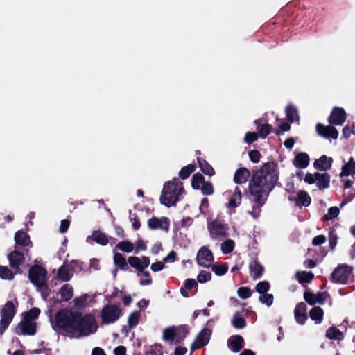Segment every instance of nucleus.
<instances>
[{"mask_svg": "<svg viewBox=\"0 0 355 355\" xmlns=\"http://www.w3.org/2000/svg\"><path fill=\"white\" fill-rule=\"evenodd\" d=\"M209 228L212 234L216 236H227L226 230L223 224L216 220L211 222L209 224Z\"/></svg>", "mask_w": 355, "mask_h": 355, "instance_id": "obj_29", "label": "nucleus"}, {"mask_svg": "<svg viewBox=\"0 0 355 355\" xmlns=\"http://www.w3.org/2000/svg\"><path fill=\"white\" fill-rule=\"evenodd\" d=\"M234 248V242L232 239H227L221 244V250L224 254L231 253Z\"/></svg>", "mask_w": 355, "mask_h": 355, "instance_id": "obj_45", "label": "nucleus"}, {"mask_svg": "<svg viewBox=\"0 0 355 355\" xmlns=\"http://www.w3.org/2000/svg\"><path fill=\"white\" fill-rule=\"evenodd\" d=\"M279 180L278 165L275 162L264 163L259 169L253 172L249 182V192L254 197V202L259 207L264 205L266 199L277 184Z\"/></svg>", "mask_w": 355, "mask_h": 355, "instance_id": "obj_2", "label": "nucleus"}, {"mask_svg": "<svg viewBox=\"0 0 355 355\" xmlns=\"http://www.w3.org/2000/svg\"><path fill=\"white\" fill-rule=\"evenodd\" d=\"M146 355H163L162 346L160 344L152 345L149 350H147Z\"/></svg>", "mask_w": 355, "mask_h": 355, "instance_id": "obj_54", "label": "nucleus"}, {"mask_svg": "<svg viewBox=\"0 0 355 355\" xmlns=\"http://www.w3.org/2000/svg\"><path fill=\"white\" fill-rule=\"evenodd\" d=\"M310 158L307 153H300L295 157L293 161V165L299 168H305L309 164Z\"/></svg>", "mask_w": 355, "mask_h": 355, "instance_id": "obj_23", "label": "nucleus"}, {"mask_svg": "<svg viewBox=\"0 0 355 355\" xmlns=\"http://www.w3.org/2000/svg\"><path fill=\"white\" fill-rule=\"evenodd\" d=\"M250 160L257 164L260 161L261 153L258 150H251L248 152Z\"/></svg>", "mask_w": 355, "mask_h": 355, "instance_id": "obj_59", "label": "nucleus"}, {"mask_svg": "<svg viewBox=\"0 0 355 355\" xmlns=\"http://www.w3.org/2000/svg\"><path fill=\"white\" fill-rule=\"evenodd\" d=\"M211 334V331L209 329L205 328L201 330L196 336L195 340L191 343V353L206 346L210 340Z\"/></svg>", "mask_w": 355, "mask_h": 355, "instance_id": "obj_8", "label": "nucleus"}, {"mask_svg": "<svg viewBox=\"0 0 355 355\" xmlns=\"http://www.w3.org/2000/svg\"><path fill=\"white\" fill-rule=\"evenodd\" d=\"M57 277L63 282H68L71 279L72 275L70 274L67 267L62 266L58 269Z\"/></svg>", "mask_w": 355, "mask_h": 355, "instance_id": "obj_38", "label": "nucleus"}, {"mask_svg": "<svg viewBox=\"0 0 355 355\" xmlns=\"http://www.w3.org/2000/svg\"><path fill=\"white\" fill-rule=\"evenodd\" d=\"M205 182L204 176L200 173H196L192 177L191 187L193 189L198 190L200 188V184H203Z\"/></svg>", "mask_w": 355, "mask_h": 355, "instance_id": "obj_40", "label": "nucleus"}, {"mask_svg": "<svg viewBox=\"0 0 355 355\" xmlns=\"http://www.w3.org/2000/svg\"><path fill=\"white\" fill-rule=\"evenodd\" d=\"M328 236L329 241V248L331 250H334L337 245L338 236L334 227H331L329 229Z\"/></svg>", "mask_w": 355, "mask_h": 355, "instance_id": "obj_46", "label": "nucleus"}, {"mask_svg": "<svg viewBox=\"0 0 355 355\" xmlns=\"http://www.w3.org/2000/svg\"><path fill=\"white\" fill-rule=\"evenodd\" d=\"M16 273L13 272L7 266H0V278L6 280H11Z\"/></svg>", "mask_w": 355, "mask_h": 355, "instance_id": "obj_43", "label": "nucleus"}, {"mask_svg": "<svg viewBox=\"0 0 355 355\" xmlns=\"http://www.w3.org/2000/svg\"><path fill=\"white\" fill-rule=\"evenodd\" d=\"M116 248L125 252H131L134 249L133 244L128 241L119 242Z\"/></svg>", "mask_w": 355, "mask_h": 355, "instance_id": "obj_50", "label": "nucleus"}, {"mask_svg": "<svg viewBox=\"0 0 355 355\" xmlns=\"http://www.w3.org/2000/svg\"><path fill=\"white\" fill-rule=\"evenodd\" d=\"M17 312L16 306L12 301H7L0 310V334L8 327Z\"/></svg>", "mask_w": 355, "mask_h": 355, "instance_id": "obj_4", "label": "nucleus"}, {"mask_svg": "<svg viewBox=\"0 0 355 355\" xmlns=\"http://www.w3.org/2000/svg\"><path fill=\"white\" fill-rule=\"evenodd\" d=\"M332 163L333 159L331 157L323 155L315 161L313 166L316 169L326 171L331 168Z\"/></svg>", "mask_w": 355, "mask_h": 355, "instance_id": "obj_18", "label": "nucleus"}, {"mask_svg": "<svg viewBox=\"0 0 355 355\" xmlns=\"http://www.w3.org/2000/svg\"><path fill=\"white\" fill-rule=\"evenodd\" d=\"M197 162L201 171L206 175L213 176L215 174V171L213 167L205 159L198 157Z\"/></svg>", "mask_w": 355, "mask_h": 355, "instance_id": "obj_27", "label": "nucleus"}, {"mask_svg": "<svg viewBox=\"0 0 355 355\" xmlns=\"http://www.w3.org/2000/svg\"><path fill=\"white\" fill-rule=\"evenodd\" d=\"M307 306L304 302L298 303L294 310V315L296 322L302 325L307 320L306 315Z\"/></svg>", "mask_w": 355, "mask_h": 355, "instance_id": "obj_17", "label": "nucleus"}, {"mask_svg": "<svg viewBox=\"0 0 355 355\" xmlns=\"http://www.w3.org/2000/svg\"><path fill=\"white\" fill-rule=\"evenodd\" d=\"M270 288V285L268 281H262L259 282L255 286V291L260 295L267 293Z\"/></svg>", "mask_w": 355, "mask_h": 355, "instance_id": "obj_47", "label": "nucleus"}, {"mask_svg": "<svg viewBox=\"0 0 355 355\" xmlns=\"http://www.w3.org/2000/svg\"><path fill=\"white\" fill-rule=\"evenodd\" d=\"M114 263L115 266L120 270L127 271L129 270L128 261L125 260L124 256L119 252H116L114 255Z\"/></svg>", "mask_w": 355, "mask_h": 355, "instance_id": "obj_31", "label": "nucleus"}, {"mask_svg": "<svg viewBox=\"0 0 355 355\" xmlns=\"http://www.w3.org/2000/svg\"><path fill=\"white\" fill-rule=\"evenodd\" d=\"M258 134L255 132H248L245 133L244 140L247 144H252L258 139Z\"/></svg>", "mask_w": 355, "mask_h": 355, "instance_id": "obj_60", "label": "nucleus"}, {"mask_svg": "<svg viewBox=\"0 0 355 355\" xmlns=\"http://www.w3.org/2000/svg\"><path fill=\"white\" fill-rule=\"evenodd\" d=\"M349 175H353L350 162H349L347 164L343 166L342 171H341L340 175L341 177H343V176H348Z\"/></svg>", "mask_w": 355, "mask_h": 355, "instance_id": "obj_64", "label": "nucleus"}, {"mask_svg": "<svg viewBox=\"0 0 355 355\" xmlns=\"http://www.w3.org/2000/svg\"><path fill=\"white\" fill-rule=\"evenodd\" d=\"M317 303L320 304H323L327 298L329 297V294L327 292H318L317 294H315Z\"/></svg>", "mask_w": 355, "mask_h": 355, "instance_id": "obj_62", "label": "nucleus"}, {"mask_svg": "<svg viewBox=\"0 0 355 355\" xmlns=\"http://www.w3.org/2000/svg\"><path fill=\"white\" fill-rule=\"evenodd\" d=\"M324 311L320 306H314L309 311L311 319L315 321V324H320L322 321Z\"/></svg>", "mask_w": 355, "mask_h": 355, "instance_id": "obj_33", "label": "nucleus"}, {"mask_svg": "<svg viewBox=\"0 0 355 355\" xmlns=\"http://www.w3.org/2000/svg\"><path fill=\"white\" fill-rule=\"evenodd\" d=\"M352 270V267L347 264L339 265L331 274L329 280L334 284H346Z\"/></svg>", "mask_w": 355, "mask_h": 355, "instance_id": "obj_7", "label": "nucleus"}, {"mask_svg": "<svg viewBox=\"0 0 355 355\" xmlns=\"http://www.w3.org/2000/svg\"><path fill=\"white\" fill-rule=\"evenodd\" d=\"M304 298L305 301L311 306H313L317 303L315 295L311 292H304Z\"/></svg>", "mask_w": 355, "mask_h": 355, "instance_id": "obj_58", "label": "nucleus"}, {"mask_svg": "<svg viewBox=\"0 0 355 355\" xmlns=\"http://www.w3.org/2000/svg\"><path fill=\"white\" fill-rule=\"evenodd\" d=\"M162 338L164 341L175 344V326L164 329Z\"/></svg>", "mask_w": 355, "mask_h": 355, "instance_id": "obj_36", "label": "nucleus"}, {"mask_svg": "<svg viewBox=\"0 0 355 355\" xmlns=\"http://www.w3.org/2000/svg\"><path fill=\"white\" fill-rule=\"evenodd\" d=\"M250 177V172L246 168L237 169L234 175V180L236 184L245 183Z\"/></svg>", "mask_w": 355, "mask_h": 355, "instance_id": "obj_24", "label": "nucleus"}, {"mask_svg": "<svg viewBox=\"0 0 355 355\" xmlns=\"http://www.w3.org/2000/svg\"><path fill=\"white\" fill-rule=\"evenodd\" d=\"M148 227L150 230L161 229L168 232L170 227V220L167 217L160 218L153 216L148 220Z\"/></svg>", "mask_w": 355, "mask_h": 355, "instance_id": "obj_14", "label": "nucleus"}, {"mask_svg": "<svg viewBox=\"0 0 355 355\" xmlns=\"http://www.w3.org/2000/svg\"><path fill=\"white\" fill-rule=\"evenodd\" d=\"M347 119V113L343 107H334L328 117V122L331 125H342Z\"/></svg>", "mask_w": 355, "mask_h": 355, "instance_id": "obj_9", "label": "nucleus"}, {"mask_svg": "<svg viewBox=\"0 0 355 355\" xmlns=\"http://www.w3.org/2000/svg\"><path fill=\"white\" fill-rule=\"evenodd\" d=\"M184 191L182 183L178 178H175L172 181L164 183L159 198L160 202L167 207L174 206Z\"/></svg>", "mask_w": 355, "mask_h": 355, "instance_id": "obj_3", "label": "nucleus"}, {"mask_svg": "<svg viewBox=\"0 0 355 355\" xmlns=\"http://www.w3.org/2000/svg\"><path fill=\"white\" fill-rule=\"evenodd\" d=\"M340 213V210L337 207H331L328 209L327 214H324L322 220L323 221H329L336 218Z\"/></svg>", "mask_w": 355, "mask_h": 355, "instance_id": "obj_44", "label": "nucleus"}, {"mask_svg": "<svg viewBox=\"0 0 355 355\" xmlns=\"http://www.w3.org/2000/svg\"><path fill=\"white\" fill-rule=\"evenodd\" d=\"M37 290L41 293L42 297L46 300L50 294V289L47 283L45 285L42 286L41 287H36Z\"/></svg>", "mask_w": 355, "mask_h": 355, "instance_id": "obj_61", "label": "nucleus"}, {"mask_svg": "<svg viewBox=\"0 0 355 355\" xmlns=\"http://www.w3.org/2000/svg\"><path fill=\"white\" fill-rule=\"evenodd\" d=\"M128 262L130 266L137 271V275L140 276V272H142V267L141 266V260L137 257H129Z\"/></svg>", "mask_w": 355, "mask_h": 355, "instance_id": "obj_42", "label": "nucleus"}, {"mask_svg": "<svg viewBox=\"0 0 355 355\" xmlns=\"http://www.w3.org/2000/svg\"><path fill=\"white\" fill-rule=\"evenodd\" d=\"M314 176L316 178V185L319 189H324L329 187L331 177L329 173L316 172L314 173Z\"/></svg>", "mask_w": 355, "mask_h": 355, "instance_id": "obj_22", "label": "nucleus"}, {"mask_svg": "<svg viewBox=\"0 0 355 355\" xmlns=\"http://www.w3.org/2000/svg\"><path fill=\"white\" fill-rule=\"evenodd\" d=\"M316 132L320 137L333 139H336L338 137L339 132L338 130L331 125H324L322 123H317L315 126Z\"/></svg>", "mask_w": 355, "mask_h": 355, "instance_id": "obj_12", "label": "nucleus"}, {"mask_svg": "<svg viewBox=\"0 0 355 355\" xmlns=\"http://www.w3.org/2000/svg\"><path fill=\"white\" fill-rule=\"evenodd\" d=\"M272 125H269V124H263L262 125H261V127L259 128V130L258 131V135L261 137V138H266L271 132H272Z\"/></svg>", "mask_w": 355, "mask_h": 355, "instance_id": "obj_53", "label": "nucleus"}, {"mask_svg": "<svg viewBox=\"0 0 355 355\" xmlns=\"http://www.w3.org/2000/svg\"><path fill=\"white\" fill-rule=\"evenodd\" d=\"M189 334V328L187 325L175 326V345L182 344Z\"/></svg>", "mask_w": 355, "mask_h": 355, "instance_id": "obj_20", "label": "nucleus"}, {"mask_svg": "<svg viewBox=\"0 0 355 355\" xmlns=\"http://www.w3.org/2000/svg\"><path fill=\"white\" fill-rule=\"evenodd\" d=\"M259 300L262 303L265 304L268 306H270L272 304L274 300V296L272 294L269 293H263L261 294L259 297Z\"/></svg>", "mask_w": 355, "mask_h": 355, "instance_id": "obj_52", "label": "nucleus"}, {"mask_svg": "<svg viewBox=\"0 0 355 355\" xmlns=\"http://www.w3.org/2000/svg\"><path fill=\"white\" fill-rule=\"evenodd\" d=\"M121 315V309L116 304H106L101 311V322L109 324L115 322Z\"/></svg>", "mask_w": 355, "mask_h": 355, "instance_id": "obj_5", "label": "nucleus"}, {"mask_svg": "<svg viewBox=\"0 0 355 355\" xmlns=\"http://www.w3.org/2000/svg\"><path fill=\"white\" fill-rule=\"evenodd\" d=\"M197 263L205 268H209L210 263L214 261L212 252L206 246L202 247L197 253Z\"/></svg>", "mask_w": 355, "mask_h": 355, "instance_id": "obj_11", "label": "nucleus"}, {"mask_svg": "<svg viewBox=\"0 0 355 355\" xmlns=\"http://www.w3.org/2000/svg\"><path fill=\"white\" fill-rule=\"evenodd\" d=\"M295 277L300 284L310 283L314 278V274L312 272L297 271Z\"/></svg>", "mask_w": 355, "mask_h": 355, "instance_id": "obj_32", "label": "nucleus"}, {"mask_svg": "<svg viewBox=\"0 0 355 355\" xmlns=\"http://www.w3.org/2000/svg\"><path fill=\"white\" fill-rule=\"evenodd\" d=\"M130 219L132 222V227L135 230H139L141 227L140 220L136 213H132V211H130Z\"/></svg>", "mask_w": 355, "mask_h": 355, "instance_id": "obj_57", "label": "nucleus"}, {"mask_svg": "<svg viewBox=\"0 0 355 355\" xmlns=\"http://www.w3.org/2000/svg\"><path fill=\"white\" fill-rule=\"evenodd\" d=\"M249 270L250 277L253 279H257L263 276L265 268L263 265L259 262L258 259L256 258L250 263Z\"/></svg>", "mask_w": 355, "mask_h": 355, "instance_id": "obj_15", "label": "nucleus"}, {"mask_svg": "<svg viewBox=\"0 0 355 355\" xmlns=\"http://www.w3.org/2000/svg\"><path fill=\"white\" fill-rule=\"evenodd\" d=\"M196 168V167L195 164H189L186 166H184L179 172L180 178L182 180L187 179L191 175V174L194 172Z\"/></svg>", "mask_w": 355, "mask_h": 355, "instance_id": "obj_37", "label": "nucleus"}, {"mask_svg": "<svg viewBox=\"0 0 355 355\" xmlns=\"http://www.w3.org/2000/svg\"><path fill=\"white\" fill-rule=\"evenodd\" d=\"M58 294L60 295V302H69L73 295V288L69 284H64L60 289Z\"/></svg>", "mask_w": 355, "mask_h": 355, "instance_id": "obj_25", "label": "nucleus"}, {"mask_svg": "<svg viewBox=\"0 0 355 355\" xmlns=\"http://www.w3.org/2000/svg\"><path fill=\"white\" fill-rule=\"evenodd\" d=\"M15 241L16 244L23 247H28L33 245L32 242L30 240L29 235L22 230L16 232L15 234Z\"/></svg>", "mask_w": 355, "mask_h": 355, "instance_id": "obj_19", "label": "nucleus"}, {"mask_svg": "<svg viewBox=\"0 0 355 355\" xmlns=\"http://www.w3.org/2000/svg\"><path fill=\"white\" fill-rule=\"evenodd\" d=\"M232 324L235 329H243L247 325L244 318L236 315L234 316Z\"/></svg>", "mask_w": 355, "mask_h": 355, "instance_id": "obj_48", "label": "nucleus"}, {"mask_svg": "<svg viewBox=\"0 0 355 355\" xmlns=\"http://www.w3.org/2000/svg\"><path fill=\"white\" fill-rule=\"evenodd\" d=\"M286 115L288 121L291 123H294L296 121H299L300 116L298 114V110L296 107L293 105H288L286 108Z\"/></svg>", "mask_w": 355, "mask_h": 355, "instance_id": "obj_30", "label": "nucleus"}, {"mask_svg": "<svg viewBox=\"0 0 355 355\" xmlns=\"http://www.w3.org/2000/svg\"><path fill=\"white\" fill-rule=\"evenodd\" d=\"M55 330L60 329L72 338H80L90 335L97 329L96 320L92 314L83 315L78 311L67 309H60L55 315Z\"/></svg>", "mask_w": 355, "mask_h": 355, "instance_id": "obj_1", "label": "nucleus"}, {"mask_svg": "<svg viewBox=\"0 0 355 355\" xmlns=\"http://www.w3.org/2000/svg\"><path fill=\"white\" fill-rule=\"evenodd\" d=\"M209 207V200L207 198H203L201 200V204L200 205L199 209L200 212L202 214H205L208 211Z\"/></svg>", "mask_w": 355, "mask_h": 355, "instance_id": "obj_63", "label": "nucleus"}, {"mask_svg": "<svg viewBox=\"0 0 355 355\" xmlns=\"http://www.w3.org/2000/svg\"><path fill=\"white\" fill-rule=\"evenodd\" d=\"M47 270L39 265L32 266L28 270V279L36 287L44 286L46 282Z\"/></svg>", "mask_w": 355, "mask_h": 355, "instance_id": "obj_6", "label": "nucleus"}, {"mask_svg": "<svg viewBox=\"0 0 355 355\" xmlns=\"http://www.w3.org/2000/svg\"><path fill=\"white\" fill-rule=\"evenodd\" d=\"M214 187L211 182H205L201 187V192L205 196H210L214 193Z\"/></svg>", "mask_w": 355, "mask_h": 355, "instance_id": "obj_55", "label": "nucleus"}, {"mask_svg": "<svg viewBox=\"0 0 355 355\" xmlns=\"http://www.w3.org/2000/svg\"><path fill=\"white\" fill-rule=\"evenodd\" d=\"M10 266L12 269L15 270V273H21L20 266L25 261L24 255L22 252L19 251H12L8 255Z\"/></svg>", "mask_w": 355, "mask_h": 355, "instance_id": "obj_13", "label": "nucleus"}, {"mask_svg": "<svg viewBox=\"0 0 355 355\" xmlns=\"http://www.w3.org/2000/svg\"><path fill=\"white\" fill-rule=\"evenodd\" d=\"M141 314L139 311L132 312L128 318V324L130 329L135 327L139 322Z\"/></svg>", "mask_w": 355, "mask_h": 355, "instance_id": "obj_39", "label": "nucleus"}, {"mask_svg": "<svg viewBox=\"0 0 355 355\" xmlns=\"http://www.w3.org/2000/svg\"><path fill=\"white\" fill-rule=\"evenodd\" d=\"M211 279V273L205 270H201L197 277V281L200 284L209 282Z\"/></svg>", "mask_w": 355, "mask_h": 355, "instance_id": "obj_56", "label": "nucleus"}, {"mask_svg": "<svg viewBox=\"0 0 355 355\" xmlns=\"http://www.w3.org/2000/svg\"><path fill=\"white\" fill-rule=\"evenodd\" d=\"M241 199L242 197L241 190L238 187H236L229 200L227 207L230 208L237 207L239 205H240L241 202Z\"/></svg>", "mask_w": 355, "mask_h": 355, "instance_id": "obj_28", "label": "nucleus"}, {"mask_svg": "<svg viewBox=\"0 0 355 355\" xmlns=\"http://www.w3.org/2000/svg\"><path fill=\"white\" fill-rule=\"evenodd\" d=\"M89 295L87 294H83L80 297H77L73 300L75 306L79 309L84 308L87 304Z\"/></svg>", "mask_w": 355, "mask_h": 355, "instance_id": "obj_49", "label": "nucleus"}, {"mask_svg": "<svg viewBox=\"0 0 355 355\" xmlns=\"http://www.w3.org/2000/svg\"><path fill=\"white\" fill-rule=\"evenodd\" d=\"M40 312V309L37 307L31 308L28 311L22 313V319L34 322L39 317Z\"/></svg>", "mask_w": 355, "mask_h": 355, "instance_id": "obj_35", "label": "nucleus"}, {"mask_svg": "<svg viewBox=\"0 0 355 355\" xmlns=\"http://www.w3.org/2000/svg\"><path fill=\"white\" fill-rule=\"evenodd\" d=\"M238 296L241 299H247L251 297L252 290L249 287L242 286L237 290Z\"/></svg>", "mask_w": 355, "mask_h": 355, "instance_id": "obj_51", "label": "nucleus"}, {"mask_svg": "<svg viewBox=\"0 0 355 355\" xmlns=\"http://www.w3.org/2000/svg\"><path fill=\"white\" fill-rule=\"evenodd\" d=\"M92 239L101 245H106L109 241L107 236L100 230H94L92 232Z\"/></svg>", "mask_w": 355, "mask_h": 355, "instance_id": "obj_34", "label": "nucleus"}, {"mask_svg": "<svg viewBox=\"0 0 355 355\" xmlns=\"http://www.w3.org/2000/svg\"><path fill=\"white\" fill-rule=\"evenodd\" d=\"M325 336L329 340L337 341L343 340L344 338L343 332L335 326H331L327 329Z\"/></svg>", "mask_w": 355, "mask_h": 355, "instance_id": "obj_26", "label": "nucleus"}, {"mask_svg": "<svg viewBox=\"0 0 355 355\" xmlns=\"http://www.w3.org/2000/svg\"><path fill=\"white\" fill-rule=\"evenodd\" d=\"M211 270L218 276H223L228 270V265L227 263H222L221 264H214L211 266Z\"/></svg>", "mask_w": 355, "mask_h": 355, "instance_id": "obj_41", "label": "nucleus"}, {"mask_svg": "<svg viewBox=\"0 0 355 355\" xmlns=\"http://www.w3.org/2000/svg\"><path fill=\"white\" fill-rule=\"evenodd\" d=\"M228 345L234 352H239L244 346V339L241 335L233 336L229 339Z\"/></svg>", "mask_w": 355, "mask_h": 355, "instance_id": "obj_21", "label": "nucleus"}, {"mask_svg": "<svg viewBox=\"0 0 355 355\" xmlns=\"http://www.w3.org/2000/svg\"><path fill=\"white\" fill-rule=\"evenodd\" d=\"M37 331V323L21 319L20 322L15 327V333L18 335L23 334L33 336Z\"/></svg>", "mask_w": 355, "mask_h": 355, "instance_id": "obj_10", "label": "nucleus"}, {"mask_svg": "<svg viewBox=\"0 0 355 355\" xmlns=\"http://www.w3.org/2000/svg\"><path fill=\"white\" fill-rule=\"evenodd\" d=\"M290 201H294L297 206L308 207L311 202V198L308 193L304 190H300L296 197L288 196Z\"/></svg>", "mask_w": 355, "mask_h": 355, "instance_id": "obj_16", "label": "nucleus"}]
</instances>
